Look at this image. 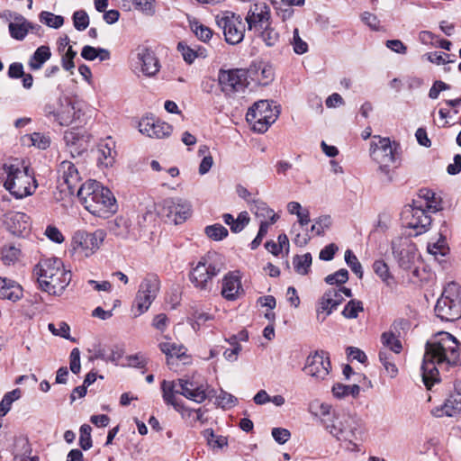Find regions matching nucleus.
I'll return each instance as SVG.
<instances>
[{
    "label": "nucleus",
    "instance_id": "nucleus-1",
    "mask_svg": "<svg viewBox=\"0 0 461 461\" xmlns=\"http://www.w3.org/2000/svg\"><path fill=\"white\" fill-rule=\"evenodd\" d=\"M461 362L459 343L448 332L441 331L428 340L421 365L422 381L428 390L439 382L438 366H456Z\"/></svg>",
    "mask_w": 461,
    "mask_h": 461
},
{
    "label": "nucleus",
    "instance_id": "nucleus-2",
    "mask_svg": "<svg viewBox=\"0 0 461 461\" xmlns=\"http://www.w3.org/2000/svg\"><path fill=\"white\" fill-rule=\"evenodd\" d=\"M77 194L85 209L95 216L107 218L117 210L114 195L99 182L89 180L82 184Z\"/></svg>",
    "mask_w": 461,
    "mask_h": 461
},
{
    "label": "nucleus",
    "instance_id": "nucleus-3",
    "mask_svg": "<svg viewBox=\"0 0 461 461\" xmlns=\"http://www.w3.org/2000/svg\"><path fill=\"white\" fill-rule=\"evenodd\" d=\"M324 426L338 440H343L357 450V441H362L366 433L365 422L355 413L345 410L334 411L332 419H325Z\"/></svg>",
    "mask_w": 461,
    "mask_h": 461
},
{
    "label": "nucleus",
    "instance_id": "nucleus-4",
    "mask_svg": "<svg viewBox=\"0 0 461 461\" xmlns=\"http://www.w3.org/2000/svg\"><path fill=\"white\" fill-rule=\"evenodd\" d=\"M35 273L41 291L54 296H60L71 281L70 271L65 269L58 258L41 259L35 267Z\"/></svg>",
    "mask_w": 461,
    "mask_h": 461
},
{
    "label": "nucleus",
    "instance_id": "nucleus-5",
    "mask_svg": "<svg viewBox=\"0 0 461 461\" xmlns=\"http://www.w3.org/2000/svg\"><path fill=\"white\" fill-rule=\"evenodd\" d=\"M224 268L222 257L214 251H209L198 261L189 274V280L199 291L210 293L212 279Z\"/></svg>",
    "mask_w": 461,
    "mask_h": 461
},
{
    "label": "nucleus",
    "instance_id": "nucleus-6",
    "mask_svg": "<svg viewBox=\"0 0 461 461\" xmlns=\"http://www.w3.org/2000/svg\"><path fill=\"white\" fill-rule=\"evenodd\" d=\"M161 391L164 402L171 406L179 402L176 398V394H181L197 403L203 402L207 398L203 385H195L194 382L183 378L176 381L164 380L161 383Z\"/></svg>",
    "mask_w": 461,
    "mask_h": 461
},
{
    "label": "nucleus",
    "instance_id": "nucleus-7",
    "mask_svg": "<svg viewBox=\"0 0 461 461\" xmlns=\"http://www.w3.org/2000/svg\"><path fill=\"white\" fill-rule=\"evenodd\" d=\"M378 138V141H372L370 147L371 157L378 164V172L387 177L389 181L393 179L390 167L397 163L400 149V144L391 142L389 138Z\"/></svg>",
    "mask_w": 461,
    "mask_h": 461
},
{
    "label": "nucleus",
    "instance_id": "nucleus-8",
    "mask_svg": "<svg viewBox=\"0 0 461 461\" xmlns=\"http://www.w3.org/2000/svg\"><path fill=\"white\" fill-rule=\"evenodd\" d=\"M4 168L7 174V178L4 184L6 190H8L15 198H23L31 195L36 188V185L32 186L31 182L33 179L30 168L19 165H5Z\"/></svg>",
    "mask_w": 461,
    "mask_h": 461
},
{
    "label": "nucleus",
    "instance_id": "nucleus-9",
    "mask_svg": "<svg viewBox=\"0 0 461 461\" xmlns=\"http://www.w3.org/2000/svg\"><path fill=\"white\" fill-rule=\"evenodd\" d=\"M279 113L277 106L273 108L269 101L260 100L249 109L246 119L255 131L264 133L276 121Z\"/></svg>",
    "mask_w": 461,
    "mask_h": 461
},
{
    "label": "nucleus",
    "instance_id": "nucleus-10",
    "mask_svg": "<svg viewBox=\"0 0 461 461\" xmlns=\"http://www.w3.org/2000/svg\"><path fill=\"white\" fill-rule=\"evenodd\" d=\"M43 113L59 125L68 126L80 119L81 110L68 97H60L56 103L45 104Z\"/></svg>",
    "mask_w": 461,
    "mask_h": 461
},
{
    "label": "nucleus",
    "instance_id": "nucleus-11",
    "mask_svg": "<svg viewBox=\"0 0 461 461\" xmlns=\"http://www.w3.org/2000/svg\"><path fill=\"white\" fill-rule=\"evenodd\" d=\"M160 289V281L157 275L148 274L140 282L134 299L132 311L139 316L149 310Z\"/></svg>",
    "mask_w": 461,
    "mask_h": 461
},
{
    "label": "nucleus",
    "instance_id": "nucleus-12",
    "mask_svg": "<svg viewBox=\"0 0 461 461\" xmlns=\"http://www.w3.org/2000/svg\"><path fill=\"white\" fill-rule=\"evenodd\" d=\"M216 23L223 32L227 43L235 45L241 42L245 34V24L240 15L226 11L215 17Z\"/></svg>",
    "mask_w": 461,
    "mask_h": 461
},
{
    "label": "nucleus",
    "instance_id": "nucleus-13",
    "mask_svg": "<svg viewBox=\"0 0 461 461\" xmlns=\"http://www.w3.org/2000/svg\"><path fill=\"white\" fill-rule=\"evenodd\" d=\"M457 285L451 282L444 289L440 298L435 305V313L438 318L444 321H454L461 317V307L459 302L451 297L452 292L456 290Z\"/></svg>",
    "mask_w": 461,
    "mask_h": 461
},
{
    "label": "nucleus",
    "instance_id": "nucleus-14",
    "mask_svg": "<svg viewBox=\"0 0 461 461\" xmlns=\"http://www.w3.org/2000/svg\"><path fill=\"white\" fill-rule=\"evenodd\" d=\"M218 81L226 96L232 97L237 93H243L248 86V72L243 69H221Z\"/></svg>",
    "mask_w": 461,
    "mask_h": 461
},
{
    "label": "nucleus",
    "instance_id": "nucleus-15",
    "mask_svg": "<svg viewBox=\"0 0 461 461\" xmlns=\"http://www.w3.org/2000/svg\"><path fill=\"white\" fill-rule=\"evenodd\" d=\"M105 236L106 233L102 229L95 230L94 232L79 230L74 233L72 244L75 249H80L88 256L100 248Z\"/></svg>",
    "mask_w": 461,
    "mask_h": 461
},
{
    "label": "nucleus",
    "instance_id": "nucleus-16",
    "mask_svg": "<svg viewBox=\"0 0 461 461\" xmlns=\"http://www.w3.org/2000/svg\"><path fill=\"white\" fill-rule=\"evenodd\" d=\"M392 250L399 267L410 269L417 256L416 245L408 238H397L392 241Z\"/></svg>",
    "mask_w": 461,
    "mask_h": 461
},
{
    "label": "nucleus",
    "instance_id": "nucleus-17",
    "mask_svg": "<svg viewBox=\"0 0 461 461\" xmlns=\"http://www.w3.org/2000/svg\"><path fill=\"white\" fill-rule=\"evenodd\" d=\"M330 367L328 353L316 351L307 357L303 370L316 380H324L328 376Z\"/></svg>",
    "mask_w": 461,
    "mask_h": 461
},
{
    "label": "nucleus",
    "instance_id": "nucleus-18",
    "mask_svg": "<svg viewBox=\"0 0 461 461\" xmlns=\"http://www.w3.org/2000/svg\"><path fill=\"white\" fill-rule=\"evenodd\" d=\"M134 66L143 75L153 77L159 71V62L152 50L144 45L138 46L134 50Z\"/></svg>",
    "mask_w": 461,
    "mask_h": 461
},
{
    "label": "nucleus",
    "instance_id": "nucleus-19",
    "mask_svg": "<svg viewBox=\"0 0 461 461\" xmlns=\"http://www.w3.org/2000/svg\"><path fill=\"white\" fill-rule=\"evenodd\" d=\"M58 174V183L61 192L74 194L81 180L76 166L70 161L64 160L59 166Z\"/></svg>",
    "mask_w": 461,
    "mask_h": 461
},
{
    "label": "nucleus",
    "instance_id": "nucleus-20",
    "mask_svg": "<svg viewBox=\"0 0 461 461\" xmlns=\"http://www.w3.org/2000/svg\"><path fill=\"white\" fill-rule=\"evenodd\" d=\"M403 215L406 227L414 230L415 236L426 232L431 224V217L428 214L427 211L421 207L407 209L403 212Z\"/></svg>",
    "mask_w": 461,
    "mask_h": 461
},
{
    "label": "nucleus",
    "instance_id": "nucleus-21",
    "mask_svg": "<svg viewBox=\"0 0 461 461\" xmlns=\"http://www.w3.org/2000/svg\"><path fill=\"white\" fill-rule=\"evenodd\" d=\"M270 8L266 3H258L250 6L245 21L249 31L262 30L267 24H270Z\"/></svg>",
    "mask_w": 461,
    "mask_h": 461
},
{
    "label": "nucleus",
    "instance_id": "nucleus-22",
    "mask_svg": "<svg viewBox=\"0 0 461 461\" xmlns=\"http://www.w3.org/2000/svg\"><path fill=\"white\" fill-rule=\"evenodd\" d=\"M139 131L149 138L161 139L171 133V126L153 117H144L139 122Z\"/></svg>",
    "mask_w": 461,
    "mask_h": 461
},
{
    "label": "nucleus",
    "instance_id": "nucleus-23",
    "mask_svg": "<svg viewBox=\"0 0 461 461\" xmlns=\"http://www.w3.org/2000/svg\"><path fill=\"white\" fill-rule=\"evenodd\" d=\"M241 276L239 271L226 274L222 279L221 295L228 301L236 300L243 293Z\"/></svg>",
    "mask_w": 461,
    "mask_h": 461
},
{
    "label": "nucleus",
    "instance_id": "nucleus-24",
    "mask_svg": "<svg viewBox=\"0 0 461 461\" xmlns=\"http://www.w3.org/2000/svg\"><path fill=\"white\" fill-rule=\"evenodd\" d=\"M15 22L10 23L8 25L9 32L12 38L17 41H23L27 36L30 28H37V31L41 30L39 24H33L28 22L22 14H14L12 15Z\"/></svg>",
    "mask_w": 461,
    "mask_h": 461
},
{
    "label": "nucleus",
    "instance_id": "nucleus-25",
    "mask_svg": "<svg viewBox=\"0 0 461 461\" xmlns=\"http://www.w3.org/2000/svg\"><path fill=\"white\" fill-rule=\"evenodd\" d=\"M23 296V287L17 282L6 277H0V299L15 303Z\"/></svg>",
    "mask_w": 461,
    "mask_h": 461
},
{
    "label": "nucleus",
    "instance_id": "nucleus-26",
    "mask_svg": "<svg viewBox=\"0 0 461 461\" xmlns=\"http://www.w3.org/2000/svg\"><path fill=\"white\" fill-rule=\"evenodd\" d=\"M98 154V161L100 164L105 167L113 164L117 151L115 150V142L111 137L99 144Z\"/></svg>",
    "mask_w": 461,
    "mask_h": 461
},
{
    "label": "nucleus",
    "instance_id": "nucleus-27",
    "mask_svg": "<svg viewBox=\"0 0 461 461\" xmlns=\"http://www.w3.org/2000/svg\"><path fill=\"white\" fill-rule=\"evenodd\" d=\"M336 289H329L327 290L321 298L320 299L318 307H317V320L320 322H323L327 316L332 313L336 308H331L332 305V296H336Z\"/></svg>",
    "mask_w": 461,
    "mask_h": 461
},
{
    "label": "nucleus",
    "instance_id": "nucleus-28",
    "mask_svg": "<svg viewBox=\"0 0 461 461\" xmlns=\"http://www.w3.org/2000/svg\"><path fill=\"white\" fill-rule=\"evenodd\" d=\"M222 220L225 224L230 226L233 233H239L249 223L250 218L249 213L244 211L240 212L236 219L230 213H224Z\"/></svg>",
    "mask_w": 461,
    "mask_h": 461
},
{
    "label": "nucleus",
    "instance_id": "nucleus-29",
    "mask_svg": "<svg viewBox=\"0 0 461 461\" xmlns=\"http://www.w3.org/2000/svg\"><path fill=\"white\" fill-rule=\"evenodd\" d=\"M51 57V51L49 46L41 45L36 49L31 57L28 65L32 70H39L44 63Z\"/></svg>",
    "mask_w": 461,
    "mask_h": 461
},
{
    "label": "nucleus",
    "instance_id": "nucleus-30",
    "mask_svg": "<svg viewBox=\"0 0 461 461\" xmlns=\"http://www.w3.org/2000/svg\"><path fill=\"white\" fill-rule=\"evenodd\" d=\"M109 230L112 234L121 239H127L131 232V221L122 216L116 217L109 222Z\"/></svg>",
    "mask_w": 461,
    "mask_h": 461
},
{
    "label": "nucleus",
    "instance_id": "nucleus-31",
    "mask_svg": "<svg viewBox=\"0 0 461 461\" xmlns=\"http://www.w3.org/2000/svg\"><path fill=\"white\" fill-rule=\"evenodd\" d=\"M249 72L254 76L253 79L257 80L260 86L269 85L275 77L273 67L265 63L259 64L255 72L252 69Z\"/></svg>",
    "mask_w": 461,
    "mask_h": 461
},
{
    "label": "nucleus",
    "instance_id": "nucleus-32",
    "mask_svg": "<svg viewBox=\"0 0 461 461\" xmlns=\"http://www.w3.org/2000/svg\"><path fill=\"white\" fill-rule=\"evenodd\" d=\"M159 349L167 356V364L171 365L173 357L182 358L185 355L186 348L183 345L173 342H160Z\"/></svg>",
    "mask_w": 461,
    "mask_h": 461
},
{
    "label": "nucleus",
    "instance_id": "nucleus-33",
    "mask_svg": "<svg viewBox=\"0 0 461 461\" xmlns=\"http://www.w3.org/2000/svg\"><path fill=\"white\" fill-rule=\"evenodd\" d=\"M250 210L258 218H260L261 220L266 221L267 218H269L270 223H275L278 219V215H276L275 212L270 209L263 201H254Z\"/></svg>",
    "mask_w": 461,
    "mask_h": 461
},
{
    "label": "nucleus",
    "instance_id": "nucleus-34",
    "mask_svg": "<svg viewBox=\"0 0 461 461\" xmlns=\"http://www.w3.org/2000/svg\"><path fill=\"white\" fill-rule=\"evenodd\" d=\"M312 263V254L307 252L302 256L296 255L294 257L293 264L294 270L302 276H305L309 273L310 267Z\"/></svg>",
    "mask_w": 461,
    "mask_h": 461
},
{
    "label": "nucleus",
    "instance_id": "nucleus-35",
    "mask_svg": "<svg viewBox=\"0 0 461 461\" xmlns=\"http://www.w3.org/2000/svg\"><path fill=\"white\" fill-rule=\"evenodd\" d=\"M442 411L448 417L459 412L461 411V396H456V394L451 393L446 399Z\"/></svg>",
    "mask_w": 461,
    "mask_h": 461
},
{
    "label": "nucleus",
    "instance_id": "nucleus-36",
    "mask_svg": "<svg viewBox=\"0 0 461 461\" xmlns=\"http://www.w3.org/2000/svg\"><path fill=\"white\" fill-rule=\"evenodd\" d=\"M169 203H173V210L176 218V223L182 222L185 221L191 212V205L182 200H177L176 203H174L173 201H170Z\"/></svg>",
    "mask_w": 461,
    "mask_h": 461
},
{
    "label": "nucleus",
    "instance_id": "nucleus-37",
    "mask_svg": "<svg viewBox=\"0 0 461 461\" xmlns=\"http://www.w3.org/2000/svg\"><path fill=\"white\" fill-rule=\"evenodd\" d=\"M21 396L22 392L18 388L5 393L0 402V416H5L10 411L12 403Z\"/></svg>",
    "mask_w": 461,
    "mask_h": 461
},
{
    "label": "nucleus",
    "instance_id": "nucleus-38",
    "mask_svg": "<svg viewBox=\"0 0 461 461\" xmlns=\"http://www.w3.org/2000/svg\"><path fill=\"white\" fill-rule=\"evenodd\" d=\"M40 22L54 29L60 28L64 23V18L61 15H56L48 11H42L39 15Z\"/></svg>",
    "mask_w": 461,
    "mask_h": 461
},
{
    "label": "nucleus",
    "instance_id": "nucleus-39",
    "mask_svg": "<svg viewBox=\"0 0 461 461\" xmlns=\"http://www.w3.org/2000/svg\"><path fill=\"white\" fill-rule=\"evenodd\" d=\"M373 270L386 285H390V281L393 279L388 265L383 259H377L373 263Z\"/></svg>",
    "mask_w": 461,
    "mask_h": 461
},
{
    "label": "nucleus",
    "instance_id": "nucleus-40",
    "mask_svg": "<svg viewBox=\"0 0 461 461\" xmlns=\"http://www.w3.org/2000/svg\"><path fill=\"white\" fill-rule=\"evenodd\" d=\"M427 250L437 258L438 256H446L449 249L447 245L446 239L440 236L437 241L428 243Z\"/></svg>",
    "mask_w": 461,
    "mask_h": 461
},
{
    "label": "nucleus",
    "instance_id": "nucleus-41",
    "mask_svg": "<svg viewBox=\"0 0 461 461\" xmlns=\"http://www.w3.org/2000/svg\"><path fill=\"white\" fill-rule=\"evenodd\" d=\"M420 196L424 198L426 201V208L429 212H436L441 209L439 204V199L437 197L436 194L429 189H421L420 191Z\"/></svg>",
    "mask_w": 461,
    "mask_h": 461
},
{
    "label": "nucleus",
    "instance_id": "nucleus-42",
    "mask_svg": "<svg viewBox=\"0 0 461 461\" xmlns=\"http://www.w3.org/2000/svg\"><path fill=\"white\" fill-rule=\"evenodd\" d=\"M204 232L207 237L215 241L225 239L229 234L228 230L220 223L206 226Z\"/></svg>",
    "mask_w": 461,
    "mask_h": 461
},
{
    "label": "nucleus",
    "instance_id": "nucleus-43",
    "mask_svg": "<svg viewBox=\"0 0 461 461\" xmlns=\"http://www.w3.org/2000/svg\"><path fill=\"white\" fill-rule=\"evenodd\" d=\"M392 358H393V355H392V353L390 351H388V350H381L379 352V360H380V362L384 366V367L386 370L387 374L391 377H394L397 375V373H398V369H397L396 366L394 365V363L392 361Z\"/></svg>",
    "mask_w": 461,
    "mask_h": 461
},
{
    "label": "nucleus",
    "instance_id": "nucleus-44",
    "mask_svg": "<svg viewBox=\"0 0 461 461\" xmlns=\"http://www.w3.org/2000/svg\"><path fill=\"white\" fill-rule=\"evenodd\" d=\"M345 261L347 265L350 267L352 272L359 278L362 279L364 272L362 268V265L356 257V255L350 250L347 249L345 252Z\"/></svg>",
    "mask_w": 461,
    "mask_h": 461
},
{
    "label": "nucleus",
    "instance_id": "nucleus-45",
    "mask_svg": "<svg viewBox=\"0 0 461 461\" xmlns=\"http://www.w3.org/2000/svg\"><path fill=\"white\" fill-rule=\"evenodd\" d=\"M364 311L361 301L350 300L342 311V315L347 319H356L358 313Z\"/></svg>",
    "mask_w": 461,
    "mask_h": 461
},
{
    "label": "nucleus",
    "instance_id": "nucleus-46",
    "mask_svg": "<svg viewBox=\"0 0 461 461\" xmlns=\"http://www.w3.org/2000/svg\"><path fill=\"white\" fill-rule=\"evenodd\" d=\"M331 225V218L330 215H322L314 221V224L311 227V231L314 232L317 236L324 235V232Z\"/></svg>",
    "mask_w": 461,
    "mask_h": 461
},
{
    "label": "nucleus",
    "instance_id": "nucleus-47",
    "mask_svg": "<svg viewBox=\"0 0 461 461\" xmlns=\"http://www.w3.org/2000/svg\"><path fill=\"white\" fill-rule=\"evenodd\" d=\"M381 341L384 346L390 349V352L400 353L402 350L401 341L392 332H384L381 336Z\"/></svg>",
    "mask_w": 461,
    "mask_h": 461
},
{
    "label": "nucleus",
    "instance_id": "nucleus-48",
    "mask_svg": "<svg viewBox=\"0 0 461 461\" xmlns=\"http://www.w3.org/2000/svg\"><path fill=\"white\" fill-rule=\"evenodd\" d=\"M191 29L195 36L202 41L206 42L212 36V31L209 27L200 23L197 21L191 23Z\"/></svg>",
    "mask_w": 461,
    "mask_h": 461
},
{
    "label": "nucleus",
    "instance_id": "nucleus-49",
    "mask_svg": "<svg viewBox=\"0 0 461 461\" xmlns=\"http://www.w3.org/2000/svg\"><path fill=\"white\" fill-rule=\"evenodd\" d=\"M21 250L14 246L5 247L2 250V260L5 265H12L18 260Z\"/></svg>",
    "mask_w": 461,
    "mask_h": 461
},
{
    "label": "nucleus",
    "instance_id": "nucleus-50",
    "mask_svg": "<svg viewBox=\"0 0 461 461\" xmlns=\"http://www.w3.org/2000/svg\"><path fill=\"white\" fill-rule=\"evenodd\" d=\"M91 431L92 429L88 424H83L80 427L79 446L84 450H88L92 447Z\"/></svg>",
    "mask_w": 461,
    "mask_h": 461
},
{
    "label": "nucleus",
    "instance_id": "nucleus-51",
    "mask_svg": "<svg viewBox=\"0 0 461 461\" xmlns=\"http://www.w3.org/2000/svg\"><path fill=\"white\" fill-rule=\"evenodd\" d=\"M74 27L77 31H84L89 25V16L85 10H78L72 16Z\"/></svg>",
    "mask_w": 461,
    "mask_h": 461
},
{
    "label": "nucleus",
    "instance_id": "nucleus-52",
    "mask_svg": "<svg viewBox=\"0 0 461 461\" xmlns=\"http://www.w3.org/2000/svg\"><path fill=\"white\" fill-rule=\"evenodd\" d=\"M348 280V272L345 268H341V269L336 271L333 274L328 275L325 277V282L328 285H343V284L347 283Z\"/></svg>",
    "mask_w": 461,
    "mask_h": 461
},
{
    "label": "nucleus",
    "instance_id": "nucleus-53",
    "mask_svg": "<svg viewBox=\"0 0 461 461\" xmlns=\"http://www.w3.org/2000/svg\"><path fill=\"white\" fill-rule=\"evenodd\" d=\"M135 8L147 16L156 13L155 0H132Z\"/></svg>",
    "mask_w": 461,
    "mask_h": 461
},
{
    "label": "nucleus",
    "instance_id": "nucleus-54",
    "mask_svg": "<svg viewBox=\"0 0 461 461\" xmlns=\"http://www.w3.org/2000/svg\"><path fill=\"white\" fill-rule=\"evenodd\" d=\"M260 37L266 45L272 47L276 45L278 41L279 34L273 28L270 27V24H267L260 33Z\"/></svg>",
    "mask_w": 461,
    "mask_h": 461
},
{
    "label": "nucleus",
    "instance_id": "nucleus-55",
    "mask_svg": "<svg viewBox=\"0 0 461 461\" xmlns=\"http://www.w3.org/2000/svg\"><path fill=\"white\" fill-rule=\"evenodd\" d=\"M292 45L296 54L302 55L308 51V44L299 35V30L295 28L293 32Z\"/></svg>",
    "mask_w": 461,
    "mask_h": 461
},
{
    "label": "nucleus",
    "instance_id": "nucleus-56",
    "mask_svg": "<svg viewBox=\"0 0 461 461\" xmlns=\"http://www.w3.org/2000/svg\"><path fill=\"white\" fill-rule=\"evenodd\" d=\"M218 405L223 409L231 408L237 402V398L232 394L221 390L219 395L216 398Z\"/></svg>",
    "mask_w": 461,
    "mask_h": 461
},
{
    "label": "nucleus",
    "instance_id": "nucleus-57",
    "mask_svg": "<svg viewBox=\"0 0 461 461\" xmlns=\"http://www.w3.org/2000/svg\"><path fill=\"white\" fill-rule=\"evenodd\" d=\"M77 52L72 49L71 46L68 47L67 52L62 56L61 63L62 68L69 71L73 74V69L75 68L74 58L76 57Z\"/></svg>",
    "mask_w": 461,
    "mask_h": 461
},
{
    "label": "nucleus",
    "instance_id": "nucleus-58",
    "mask_svg": "<svg viewBox=\"0 0 461 461\" xmlns=\"http://www.w3.org/2000/svg\"><path fill=\"white\" fill-rule=\"evenodd\" d=\"M69 369L73 374H78L81 369L80 364V350L75 348L71 350L69 355Z\"/></svg>",
    "mask_w": 461,
    "mask_h": 461
},
{
    "label": "nucleus",
    "instance_id": "nucleus-59",
    "mask_svg": "<svg viewBox=\"0 0 461 461\" xmlns=\"http://www.w3.org/2000/svg\"><path fill=\"white\" fill-rule=\"evenodd\" d=\"M126 360L128 361V366L137 368H143L146 366L148 363L147 358L140 353L127 356Z\"/></svg>",
    "mask_w": 461,
    "mask_h": 461
},
{
    "label": "nucleus",
    "instance_id": "nucleus-60",
    "mask_svg": "<svg viewBox=\"0 0 461 461\" xmlns=\"http://www.w3.org/2000/svg\"><path fill=\"white\" fill-rule=\"evenodd\" d=\"M271 434L274 439L280 445L286 443L291 438L290 431L284 428H274Z\"/></svg>",
    "mask_w": 461,
    "mask_h": 461
},
{
    "label": "nucleus",
    "instance_id": "nucleus-61",
    "mask_svg": "<svg viewBox=\"0 0 461 461\" xmlns=\"http://www.w3.org/2000/svg\"><path fill=\"white\" fill-rule=\"evenodd\" d=\"M177 50L181 52L184 60L188 64H192L197 57L196 52L184 42L178 43Z\"/></svg>",
    "mask_w": 461,
    "mask_h": 461
},
{
    "label": "nucleus",
    "instance_id": "nucleus-62",
    "mask_svg": "<svg viewBox=\"0 0 461 461\" xmlns=\"http://www.w3.org/2000/svg\"><path fill=\"white\" fill-rule=\"evenodd\" d=\"M31 140L32 142V145L41 149H46L50 143V140L48 136H45L44 134H41L40 132H33L31 135Z\"/></svg>",
    "mask_w": 461,
    "mask_h": 461
},
{
    "label": "nucleus",
    "instance_id": "nucleus-63",
    "mask_svg": "<svg viewBox=\"0 0 461 461\" xmlns=\"http://www.w3.org/2000/svg\"><path fill=\"white\" fill-rule=\"evenodd\" d=\"M64 140L68 147L73 148L77 144L81 143L82 136L77 132L74 129L65 131Z\"/></svg>",
    "mask_w": 461,
    "mask_h": 461
},
{
    "label": "nucleus",
    "instance_id": "nucleus-64",
    "mask_svg": "<svg viewBox=\"0 0 461 461\" xmlns=\"http://www.w3.org/2000/svg\"><path fill=\"white\" fill-rule=\"evenodd\" d=\"M45 235L53 242L60 244L64 241V236L55 226L49 225L45 230Z\"/></svg>",
    "mask_w": 461,
    "mask_h": 461
}]
</instances>
